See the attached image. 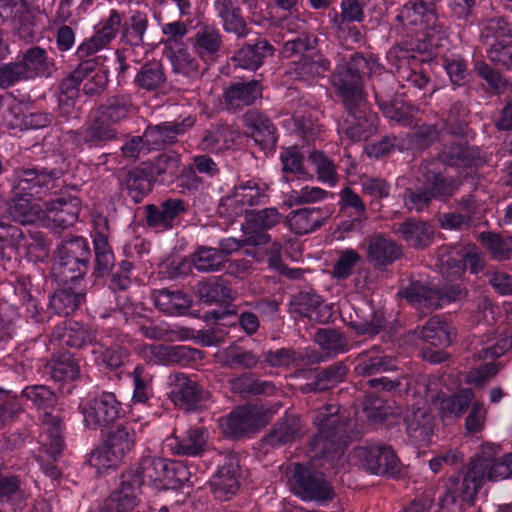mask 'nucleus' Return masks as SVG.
<instances>
[{
	"mask_svg": "<svg viewBox=\"0 0 512 512\" xmlns=\"http://www.w3.org/2000/svg\"><path fill=\"white\" fill-rule=\"evenodd\" d=\"M377 70L379 67L373 60L369 62L357 56L349 64L337 65L332 75V85L345 113L338 133L349 143L367 141L378 131L379 116L368 101L366 91L362 90L361 82L364 75Z\"/></svg>",
	"mask_w": 512,
	"mask_h": 512,
	"instance_id": "obj_1",
	"label": "nucleus"
},
{
	"mask_svg": "<svg viewBox=\"0 0 512 512\" xmlns=\"http://www.w3.org/2000/svg\"><path fill=\"white\" fill-rule=\"evenodd\" d=\"M512 476L506 459L495 458L490 452H481L471 458L466 472L451 476L440 498L443 512H462L464 503H472L486 480L498 481Z\"/></svg>",
	"mask_w": 512,
	"mask_h": 512,
	"instance_id": "obj_2",
	"label": "nucleus"
},
{
	"mask_svg": "<svg viewBox=\"0 0 512 512\" xmlns=\"http://www.w3.org/2000/svg\"><path fill=\"white\" fill-rule=\"evenodd\" d=\"M93 244V271L95 279H108V289L113 293L125 292L132 283L131 275L133 263L130 260H121L115 263V255L110 244V224L107 217L99 215L93 220V229L90 232Z\"/></svg>",
	"mask_w": 512,
	"mask_h": 512,
	"instance_id": "obj_3",
	"label": "nucleus"
},
{
	"mask_svg": "<svg viewBox=\"0 0 512 512\" xmlns=\"http://www.w3.org/2000/svg\"><path fill=\"white\" fill-rule=\"evenodd\" d=\"M339 411V406L328 404L319 408L313 417L317 434L311 440V452L330 464L343 456L352 441L351 421Z\"/></svg>",
	"mask_w": 512,
	"mask_h": 512,
	"instance_id": "obj_4",
	"label": "nucleus"
},
{
	"mask_svg": "<svg viewBox=\"0 0 512 512\" xmlns=\"http://www.w3.org/2000/svg\"><path fill=\"white\" fill-rule=\"evenodd\" d=\"M91 256L87 238L78 235L65 238L54 252L52 273L59 282L79 285L90 269Z\"/></svg>",
	"mask_w": 512,
	"mask_h": 512,
	"instance_id": "obj_5",
	"label": "nucleus"
},
{
	"mask_svg": "<svg viewBox=\"0 0 512 512\" xmlns=\"http://www.w3.org/2000/svg\"><path fill=\"white\" fill-rule=\"evenodd\" d=\"M396 21L403 27L415 33L406 48L422 49L426 51V59H432L438 54L441 42L447 41L446 27L441 22L430 25L426 14L413 0L403 5L396 15Z\"/></svg>",
	"mask_w": 512,
	"mask_h": 512,
	"instance_id": "obj_6",
	"label": "nucleus"
},
{
	"mask_svg": "<svg viewBox=\"0 0 512 512\" xmlns=\"http://www.w3.org/2000/svg\"><path fill=\"white\" fill-rule=\"evenodd\" d=\"M78 410L84 427L93 431L109 429L126 415L116 394L99 387H94L80 400Z\"/></svg>",
	"mask_w": 512,
	"mask_h": 512,
	"instance_id": "obj_7",
	"label": "nucleus"
},
{
	"mask_svg": "<svg viewBox=\"0 0 512 512\" xmlns=\"http://www.w3.org/2000/svg\"><path fill=\"white\" fill-rule=\"evenodd\" d=\"M137 432L130 422L111 427L103 438L102 444L92 451L88 463L97 473L116 468L134 450Z\"/></svg>",
	"mask_w": 512,
	"mask_h": 512,
	"instance_id": "obj_8",
	"label": "nucleus"
},
{
	"mask_svg": "<svg viewBox=\"0 0 512 512\" xmlns=\"http://www.w3.org/2000/svg\"><path fill=\"white\" fill-rule=\"evenodd\" d=\"M112 40L118 35L123 46L132 48L145 45V35L149 28V15L146 10L129 8L127 11L111 9L102 20Z\"/></svg>",
	"mask_w": 512,
	"mask_h": 512,
	"instance_id": "obj_9",
	"label": "nucleus"
},
{
	"mask_svg": "<svg viewBox=\"0 0 512 512\" xmlns=\"http://www.w3.org/2000/svg\"><path fill=\"white\" fill-rule=\"evenodd\" d=\"M132 380V396L129 404L130 421H146L151 417L161 416L162 402L154 395L152 377L142 364L135 366L129 374Z\"/></svg>",
	"mask_w": 512,
	"mask_h": 512,
	"instance_id": "obj_10",
	"label": "nucleus"
},
{
	"mask_svg": "<svg viewBox=\"0 0 512 512\" xmlns=\"http://www.w3.org/2000/svg\"><path fill=\"white\" fill-rule=\"evenodd\" d=\"M289 485L292 493L306 502L315 501L324 505L335 495L324 473L302 463L292 464Z\"/></svg>",
	"mask_w": 512,
	"mask_h": 512,
	"instance_id": "obj_11",
	"label": "nucleus"
},
{
	"mask_svg": "<svg viewBox=\"0 0 512 512\" xmlns=\"http://www.w3.org/2000/svg\"><path fill=\"white\" fill-rule=\"evenodd\" d=\"M81 73V69L78 72H69L59 81L54 94L56 105L52 108V116L55 126L62 131H64L63 125L76 124L81 118L80 86L84 81L79 79Z\"/></svg>",
	"mask_w": 512,
	"mask_h": 512,
	"instance_id": "obj_12",
	"label": "nucleus"
},
{
	"mask_svg": "<svg viewBox=\"0 0 512 512\" xmlns=\"http://www.w3.org/2000/svg\"><path fill=\"white\" fill-rule=\"evenodd\" d=\"M117 130L109 123L93 113L91 119L82 130L72 128L64 131L62 141L69 145L66 148L72 154L79 153L86 145L89 148H103L107 143L117 138Z\"/></svg>",
	"mask_w": 512,
	"mask_h": 512,
	"instance_id": "obj_13",
	"label": "nucleus"
},
{
	"mask_svg": "<svg viewBox=\"0 0 512 512\" xmlns=\"http://www.w3.org/2000/svg\"><path fill=\"white\" fill-rule=\"evenodd\" d=\"M169 157L161 155L155 162H144L126 174L122 186L123 191L134 204H138L151 192L153 184L163 181Z\"/></svg>",
	"mask_w": 512,
	"mask_h": 512,
	"instance_id": "obj_14",
	"label": "nucleus"
},
{
	"mask_svg": "<svg viewBox=\"0 0 512 512\" xmlns=\"http://www.w3.org/2000/svg\"><path fill=\"white\" fill-rule=\"evenodd\" d=\"M416 181L439 202H447L459 191L462 184L458 177L447 175L443 163L436 158L424 159L420 163Z\"/></svg>",
	"mask_w": 512,
	"mask_h": 512,
	"instance_id": "obj_15",
	"label": "nucleus"
},
{
	"mask_svg": "<svg viewBox=\"0 0 512 512\" xmlns=\"http://www.w3.org/2000/svg\"><path fill=\"white\" fill-rule=\"evenodd\" d=\"M61 176L58 169H47L35 166L22 168L15 171L12 184V194L16 197L42 198V196L54 187V182Z\"/></svg>",
	"mask_w": 512,
	"mask_h": 512,
	"instance_id": "obj_16",
	"label": "nucleus"
},
{
	"mask_svg": "<svg viewBox=\"0 0 512 512\" xmlns=\"http://www.w3.org/2000/svg\"><path fill=\"white\" fill-rule=\"evenodd\" d=\"M50 379L57 385L63 396L73 395L81 380L79 357L69 351H59L54 354L45 366Z\"/></svg>",
	"mask_w": 512,
	"mask_h": 512,
	"instance_id": "obj_17",
	"label": "nucleus"
},
{
	"mask_svg": "<svg viewBox=\"0 0 512 512\" xmlns=\"http://www.w3.org/2000/svg\"><path fill=\"white\" fill-rule=\"evenodd\" d=\"M170 398L172 402L186 411H196L205 406L210 393L201 385L196 375L182 372L169 376Z\"/></svg>",
	"mask_w": 512,
	"mask_h": 512,
	"instance_id": "obj_18",
	"label": "nucleus"
},
{
	"mask_svg": "<svg viewBox=\"0 0 512 512\" xmlns=\"http://www.w3.org/2000/svg\"><path fill=\"white\" fill-rule=\"evenodd\" d=\"M398 294L409 303L428 309L441 308L464 297L460 285H451L440 291L424 286L419 281H412L408 286L401 288Z\"/></svg>",
	"mask_w": 512,
	"mask_h": 512,
	"instance_id": "obj_19",
	"label": "nucleus"
},
{
	"mask_svg": "<svg viewBox=\"0 0 512 512\" xmlns=\"http://www.w3.org/2000/svg\"><path fill=\"white\" fill-rule=\"evenodd\" d=\"M369 0H341L340 11L331 8L327 12L329 28L338 36L348 35L354 42H360L362 33L355 23L365 20L364 8Z\"/></svg>",
	"mask_w": 512,
	"mask_h": 512,
	"instance_id": "obj_20",
	"label": "nucleus"
},
{
	"mask_svg": "<svg viewBox=\"0 0 512 512\" xmlns=\"http://www.w3.org/2000/svg\"><path fill=\"white\" fill-rule=\"evenodd\" d=\"M356 454L371 474L395 477L401 472L400 460L389 445L379 442L368 443L358 447Z\"/></svg>",
	"mask_w": 512,
	"mask_h": 512,
	"instance_id": "obj_21",
	"label": "nucleus"
},
{
	"mask_svg": "<svg viewBox=\"0 0 512 512\" xmlns=\"http://www.w3.org/2000/svg\"><path fill=\"white\" fill-rule=\"evenodd\" d=\"M46 216L45 227L60 233L74 225L81 210V200L77 196L61 194L44 203Z\"/></svg>",
	"mask_w": 512,
	"mask_h": 512,
	"instance_id": "obj_22",
	"label": "nucleus"
},
{
	"mask_svg": "<svg viewBox=\"0 0 512 512\" xmlns=\"http://www.w3.org/2000/svg\"><path fill=\"white\" fill-rule=\"evenodd\" d=\"M106 27L101 21L99 28L95 34L89 38L84 39L77 47L73 58L77 61L74 69L71 72H78L80 69L82 75H79V79L85 80L90 74L95 72L97 68H100V57L96 56V53L107 47L111 42Z\"/></svg>",
	"mask_w": 512,
	"mask_h": 512,
	"instance_id": "obj_23",
	"label": "nucleus"
},
{
	"mask_svg": "<svg viewBox=\"0 0 512 512\" xmlns=\"http://www.w3.org/2000/svg\"><path fill=\"white\" fill-rule=\"evenodd\" d=\"M438 56L439 53L432 59H426V51L400 46L396 52L398 77L409 86L424 89L430 83V77L421 69V64L433 62Z\"/></svg>",
	"mask_w": 512,
	"mask_h": 512,
	"instance_id": "obj_24",
	"label": "nucleus"
},
{
	"mask_svg": "<svg viewBox=\"0 0 512 512\" xmlns=\"http://www.w3.org/2000/svg\"><path fill=\"white\" fill-rule=\"evenodd\" d=\"M186 211L187 205L180 198H167L159 204H147L144 206L145 226L156 233L171 230Z\"/></svg>",
	"mask_w": 512,
	"mask_h": 512,
	"instance_id": "obj_25",
	"label": "nucleus"
},
{
	"mask_svg": "<svg viewBox=\"0 0 512 512\" xmlns=\"http://www.w3.org/2000/svg\"><path fill=\"white\" fill-rule=\"evenodd\" d=\"M0 20L10 22L17 36L25 42L35 40L34 15L28 0H0Z\"/></svg>",
	"mask_w": 512,
	"mask_h": 512,
	"instance_id": "obj_26",
	"label": "nucleus"
},
{
	"mask_svg": "<svg viewBox=\"0 0 512 512\" xmlns=\"http://www.w3.org/2000/svg\"><path fill=\"white\" fill-rule=\"evenodd\" d=\"M261 426V415L252 406L235 407L220 421L223 435L231 440H239L255 432Z\"/></svg>",
	"mask_w": 512,
	"mask_h": 512,
	"instance_id": "obj_27",
	"label": "nucleus"
},
{
	"mask_svg": "<svg viewBox=\"0 0 512 512\" xmlns=\"http://www.w3.org/2000/svg\"><path fill=\"white\" fill-rule=\"evenodd\" d=\"M281 218L276 208L249 211L246 213L245 242L252 246L268 244L271 236L267 231L280 223Z\"/></svg>",
	"mask_w": 512,
	"mask_h": 512,
	"instance_id": "obj_28",
	"label": "nucleus"
},
{
	"mask_svg": "<svg viewBox=\"0 0 512 512\" xmlns=\"http://www.w3.org/2000/svg\"><path fill=\"white\" fill-rule=\"evenodd\" d=\"M268 201V185L264 181L259 178L239 179L233 187V193L220 199L219 210L221 213L227 212L225 207L231 206L233 202L256 206Z\"/></svg>",
	"mask_w": 512,
	"mask_h": 512,
	"instance_id": "obj_29",
	"label": "nucleus"
},
{
	"mask_svg": "<svg viewBox=\"0 0 512 512\" xmlns=\"http://www.w3.org/2000/svg\"><path fill=\"white\" fill-rule=\"evenodd\" d=\"M213 9L223 31L234 35L237 40L246 39L252 32L239 0H213Z\"/></svg>",
	"mask_w": 512,
	"mask_h": 512,
	"instance_id": "obj_30",
	"label": "nucleus"
},
{
	"mask_svg": "<svg viewBox=\"0 0 512 512\" xmlns=\"http://www.w3.org/2000/svg\"><path fill=\"white\" fill-rule=\"evenodd\" d=\"M275 48L265 37L257 35L248 39L231 57L235 66L255 72L269 57L274 56Z\"/></svg>",
	"mask_w": 512,
	"mask_h": 512,
	"instance_id": "obj_31",
	"label": "nucleus"
},
{
	"mask_svg": "<svg viewBox=\"0 0 512 512\" xmlns=\"http://www.w3.org/2000/svg\"><path fill=\"white\" fill-rule=\"evenodd\" d=\"M192 125L193 121L189 118L180 122L165 121L156 125L148 124L143 132L147 152L162 150L166 146L176 143L178 136L183 135Z\"/></svg>",
	"mask_w": 512,
	"mask_h": 512,
	"instance_id": "obj_32",
	"label": "nucleus"
},
{
	"mask_svg": "<svg viewBox=\"0 0 512 512\" xmlns=\"http://www.w3.org/2000/svg\"><path fill=\"white\" fill-rule=\"evenodd\" d=\"M263 97V84L259 79L231 82L224 91V102L229 111H240L252 106Z\"/></svg>",
	"mask_w": 512,
	"mask_h": 512,
	"instance_id": "obj_33",
	"label": "nucleus"
},
{
	"mask_svg": "<svg viewBox=\"0 0 512 512\" xmlns=\"http://www.w3.org/2000/svg\"><path fill=\"white\" fill-rule=\"evenodd\" d=\"M54 429H50L47 433V440L43 443L42 450L36 456V461L41 471L51 480H59L62 472L56 465L62 454L64 447V439L61 435V420L55 419Z\"/></svg>",
	"mask_w": 512,
	"mask_h": 512,
	"instance_id": "obj_34",
	"label": "nucleus"
},
{
	"mask_svg": "<svg viewBox=\"0 0 512 512\" xmlns=\"http://www.w3.org/2000/svg\"><path fill=\"white\" fill-rule=\"evenodd\" d=\"M246 133L260 146L261 150H274L278 135L271 119L258 110H249L243 116Z\"/></svg>",
	"mask_w": 512,
	"mask_h": 512,
	"instance_id": "obj_35",
	"label": "nucleus"
},
{
	"mask_svg": "<svg viewBox=\"0 0 512 512\" xmlns=\"http://www.w3.org/2000/svg\"><path fill=\"white\" fill-rule=\"evenodd\" d=\"M357 56H362L366 60H373L379 67L375 73L364 75L361 79L362 90H364V83L367 79L371 81V87L375 99V104L380 109L389 101L394 98L395 89L392 85L393 76L386 72L383 65L380 64L379 59L372 53L355 52L350 55L349 59L342 64H349L352 59Z\"/></svg>",
	"mask_w": 512,
	"mask_h": 512,
	"instance_id": "obj_36",
	"label": "nucleus"
},
{
	"mask_svg": "<svg viewBox=\"0 0 512 512\" xmlns=\"http://www.w3.org/2000/svg\"><path fill=\"white\" fill-rule=\"evenodd\" d=\"M334 212L332 204L292 210L288 215L289 227L295 234L305 235L322 227Z\"/></svg>",
	"mask_w": 512,
	"mask_h": 512,
	"instance_id": "obj_37",
	"label": "nucleus"
},
{
	"mask_svg": "<svg viewBox=\"0 0 512 512\" xmlns=\"http://www.w3.org/2000/svg\"><path fill=\"white\" fill-rule=\"evenodd\" d=\"M123 474L119 487L104 501L98 512H132L138 505L139 480Z\"/></svg>",
	"mask_w": 512,
	"mask_h": 512,
	"instance_id": "obj_38",
	"label": "nucleus"
},
{
	"mask_svg": "<svg viewBox=\"0 0 512 512\" xmlns=\"http://www.w3.org/2000/svg\"><path fill=\"white\" fill-rule=\"evenodd\" d=\"M443 42L439 46V56L437 62L444 70L451 89L456 91L469 85L473 75L468 67V60L464 55L458 52L447 51L442 53Z\"/></svg>",
	"mask_w": 512,
	"mask_h": 512,
	"instance_id": "obj_39",
	"label": "nucleus"
},
{
	"mask_svg": "<svg viewBox=\"0 0 512 512\" xmlns=\"http://www.w3.org/2000/svg\"><path fill=\"white\" fill-rule=\"evenodd\" d=\"M0 111L5 117V112L13 116L14 120H10L15 126H22L25 129L37 130L48 126L54 121L52 113L37 111L28 114L22 113V105L18 103L10 95L0 97Z\"/></svg>",
	"mask_w": 512,
	"mask_h": 512,
	"instance_id": "obj_40",
	"label": "nucleus"
},
{
	"mask_svg": "<svg viewBox=\"0 0 512 512\" xmlns=\"http://www.w3.org/2000/svg\"><path fill=\"white\" fill-rule=\"evenodd\" d=\"M53 339L61 347L81 349L91 344L95 338V331L77 321H64L57 325L52 332Z\"/></svg>",
	"mask_w": 512,
	"mask_h": 512,
	"instance_id": "obj_41",
	"label": "nucleus"
},
{
	"mask_svg": "<svg viewBox=\"0 0 512 512\" xmlns=\"http://www.w3.org/2000/svg\"><path fill=\"white\" fill-rule=\"evenodd\" d=\"M194 293L201 303L207 305H228L234 300L230 282L223 277L213 276L199 281Z\"/></svg>",
	"mask_w": 512,
	"mask_h": 512,
	"instance_id": "obj_42",
	"label": "nucleus"
},
{
	"mask_svg": "<svg viewBox=\"0 0 512 512\" xmlns=\"http://www.w3.org/2000/svg\"><path fill=\"white\" fill-rule=\"evenodd\" d=\"M49 300V309L58 316H69L80 308L85 301L86 293L81 284L61 282Z\"/></svg>",
	"mask_w": 512,
	"mask_h": 512,
	"instance_id": "obj_43",
	"label": "nucleus"
},
{
	"mask_svg": "<svg viewBox=\"0 0 512 512\" xmlns=\"http://www.w3.org/2000/svg\"><path fill=\"white\" fill-rule=\"evenodd\" d=\"M402 256V247L390 238L378 234L373 236L367 247L369 263L383 271Z\"/></svg>",
	"mask_w": 512,
	"mask_h": 512,
	"instance_id": "obj_44",
	"label": "nucleus"
},
{
	"mask_svg": "<svg viewBox=\"0 0 512 512\" xmlns=\"http://www.w3.org/2000/svg\"><path fill=\"white\" fill-rule=\"evenodd\" d=\"M394 231L409 247L415 249L429 247L435 236L434 227L430 223L413 217L398 223Z\"/></svg>",
	"mask_w": 512,
	"mask_h": 512,
	"instance_id": "obj_45",
	"label": "nucleus"
},
{
	"mask_svg": "<svg viewBox=\"0 0 512 512\" xmlns=\"http://www.w3.org/2000/svg\"><path fill=\"white\" fill-rule=\"evenodd\" d=\"M209 431L204 426H194L170 444L173 454L186 457H202L208 448Z\"/></svg>",
	"mask_w": 512,
	"mask_h": 512,
	"instance_id": "obj_46",
	"label": "nucleus"
},
{
	"mask_svg": "<svg viewBox=\"0 0 512 512\" xmlns=\"http://www.w3.org/2000/svg\"><path fill=\"white\" fill-rule=\"evenodd\" d=\"M123 474H131L142 485L156 483L169 477L170 464L167 460L155 456H143L134 465L130 466Z\"/></svg>",
	"mask_w": 512,
	"mask_h": 512,
	"instance_id": "obj_47",
	"label": "nucleus"
},
{
	"mask_svg": "<svg viewBox=\"0 0 512 512\" xmlns=\"http://www.w3.org/2000/svg\"><path fill=\"white\" fill-rule=\"evenodd\" d=\"M152 299L155 307L167 316L186 315L192 306V298L180 289L162 288L154 290Z\"/></svg>",
	"mask_w": 512,
	"mask_h": 512,
	"instance_id": "obj_48",
	"label": "nucleus"
},
{
	"mask_svg": "<svg viewBox=\"0 0 512 512\" xmlns=\"http://www.w3.org/2000/svg\"><path fill=\"white\" fill-rule=\"evenodd\" d=\"M409 439L417 445L431 441L434 432V419L427 408H413L404 419Z\"/></svg>",
	"mask_w": 512,
	"mask_h": 512,
	"instance_id": "obj_49",
	"label": "nucleus"
},
{
	"mask_svg": "<svg viewBox=\"0 0 512 512\" xmlns=\"http://www.w3.org/2000/svg\"><path fill=\"white\" fill-rule=\"evenodd\" d=\"M223 36L213 26L201 27L194 36L193 49L197 56L206 64H212L220 57Z\"/></svg>",
	"mask_w": 512,
	"mask_h": 512,
	"instance_id": "obj_50",
	"label": "nucleus"
},
{
	"mask_svg": "<svg viewBox=\"0 0 512 512\" xmlns=\"http://www.w3.org/2000/svg\"><path fill=\"white\" fill-rule=\"evenodd\" d=\"M135 112L131 95L117 94L110 96L94 111L101 119L111 126L128 120Z\"/></svg>",
	"mask_w": 512,
	"mask_h": 512,
	"instance_id": "obj_51",
	"label": "nucleus"
},
{
	"mask_svg": "<svg viewBox=\"0 0 512 512\" xmlns=\"http://www.w3.org/2000/svg\"><path fill=\"white\" fill-rule=\"evenodd\" d=\"M436 159L443 163V167L476 168L481 163L478 151L461 142L445 145Z\"/></svg>",
	"mask_w": 512,
	"mask_h": 512,
	"instance_id": "obj_52",
	"label": "nucleus"
},
{
	"mask_svg": "<svg viewBox=\"0 0 512 512\" xmlns=\"http://www.w3.org/2000/svg\"><path fill=\"white\" fill-rule=\"evenodd\" d=\"M354 315H350L349 326L357 335H378L384 327L385 317L381 311L375 310L370 304L363 308L354 307Z\"/></svg>",
	"mask_w": 512,
	"mask_h": 512,
	"instance_id": "obj_53",
	"label": "nucleus"
},
{
	"mask_svg": "<svg viewBox=\"0 0 512 512\" xmlns=\"http://www.w3.org/2000/svg\"><path fill=\"white\" fill-rule=\"evenodd\" d=\"M396 370L398 366L394 357L375 350L361 353L354 367L355 374L360 377H372Z\"/></svg>",
	"mask_w": 512,
	"mask_h": 512,
	"instance_id": "obj_54",
	"label": "nucleus"
},
{
	"mask_svg": "<svg viewBox=\"0 0 512 512\" xmlns=\"http://www.w3.org/2000/svg\"><path fill=\"white\" fill-rule=\"evenodd\" d=\"M166 74L160 61L151 60L143 63L133 78L134 87L138 92L156 93L166 83Z\"/></svg>",
	"mask_w": 512,
	"mask_h": 512,
	"instance_id": "obj_55",
	"label": "nucleus"
},
{
	"mask_svg": "<svg viewBox=\"0 0 512 512\" xmlns=\"http://www.w3.org/2000/svg\"><path fill=\"white\" fill-rule=\"evenodd\" d=\"M17 57L25 68L29 79L49 77L52 74L53 60L48 57L47 51L40 46H33L21 51Z\"/></svg>",
	"mask_w": 512,
	"mask_h": 512,
	"instance_id": "obj_56",
	"label": "nucleus"
},
{
	"mask_svg": "<svg viewBox=\"0 0 512 512\" xmlns=\"http://www.w3.org/2000/svg\"><path fill=\"white\" fill-rule=\"evenodd\" d=\"M236 471L237 468L233 463L218 468L210 480L211 491L216 499L226 501L237 493L240 484Z\"/></svg>",
	"mask_w": 512,
	"mask_h": 512,
	"instance_id": "obj_57",
	"label": "nucleus"
},
{
	"mask_svg": "<svg viewBox=\"0 0 512 512\" xmlns=\"http://www.w3.org/2000/svg\"><path fill=\"white\" fill-rule=\"evenodd\" d=\"M22 398H25L28 401H31L34 407L39 410L44 411L45 422L50 420L51 429H54L55 419H59L58 417H54L50 414V411L57 404V395L55 392L46 385H28L21 392Z\"/></svg>",
	"mask_w": 512,
	"mask_h": 512,
	"instance_id": "obj_58",
	"label": "nucleus"
},
{
	"mask_svg": "<svg viewBox=\"0 0 512 512\" xmlns=\"http://www.w3.org/2000/svg\"><path fill=\"white\" fill-rule=\"evenodd\" d=\"M116 306L119 308L120 313L124 315L125 321L135 323L146 338L159 340L164 336V330L157 326L150 318L137 312L133 305L129 303L127 297L116 298Z\"/></svg>",
	"mask_w": 512,
	"mask_h": 512,
	"instance_id": "obj_59",
	"label": "nucleus"
},
{
	"mask_svg": "<svg viewBox=\"0 0 512 512\" xmlns=\"http://www.w3.org/2000/svg\"><path fill=\"white\" fill-rule=\"evenodd\" d=\"M319 358L320 357L314 352L309 353L308 351H295L290 348H280L274 351L269 350L265 354V361L275 367H304L317 363Z\"/></svg>",
	"mask_w": 512,
	"mask_h": 512,
	"instance_id": "obj_60",
	"label": "nucleus"
},
{
	"mask_svg": "<svg viewBox=\"0 0 512 512\" xmlns=\"http://www.w3.org/2000/svg\"><path fill=\"white\" fill-rule=\"evenodd\" d=\"M280 160L282 164V178L285 182L291 183L297 180L313 179V175L304 166L303 154L296 147L285 149L280 154Z\"/></svg>",
	"mask_w": 512,
	"mask_h": 512,
	"instance_id": "obj_61",
	"label": "nucleus"
},
{
	"mask_svg": "<svg viewBox=\"0 0 512 512\" xmlns=\"http://www.w3.org/2000/svg\"><path fill=\"white\" fill-rule=\"evenodd\" d=\"M475 399L471 388H461L457 392L441 397L439 408L444 418H459L470 407Z\"/></svg>",
	"mask_w": 512,
	"mask_h": 512,
	"instance_id": "obj_62",
	"label": "nucleus"
},
{
	"mask_svg": "<svg viewBox=\"0 0 512 512\" xmlns=\"http://www.w3.org/2000/svg\"><path fill=\"white\" fill-rule=\"evenodd\" d=\"M348 372L343 362H335L319 371L315 379L306 385L309 392H323L341 383Z\"/></svg>",
	"mask_w": 512,
	"mask_h": 512,
	"instance_id": "obj_63",
	"label": "nucleus"
},
{
	"mask_svg": "<svg viewBox=\"0 0 512 512\" xmlns=\"http://www.w3.org/2000/svg\"><path fill=\"white\" fill-rule=\"evenodd\" d=\"M512 36V25L504 16L487 19L480 29V41L489 47Z\"/></svg>",
	"mask_w": 512,
	"mask_h": 512,
	"instance_id": "obj_64",
	"label": "nucleus"
}]
</instances>
